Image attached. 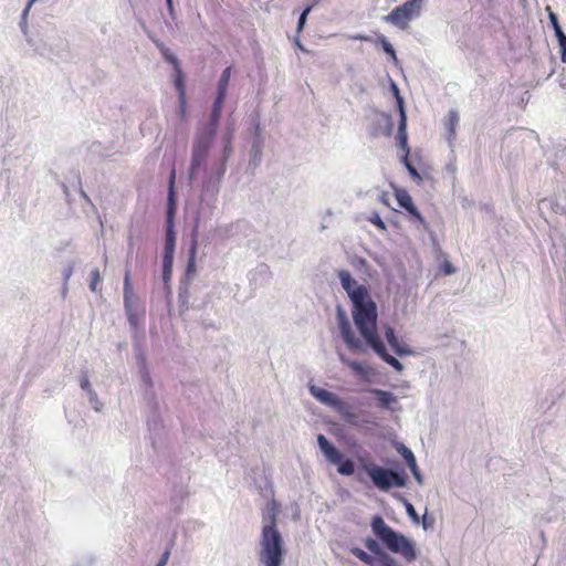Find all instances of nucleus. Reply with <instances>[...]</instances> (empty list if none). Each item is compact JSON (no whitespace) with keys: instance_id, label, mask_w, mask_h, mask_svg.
I'll list each match as a JSON object with an SVG mask.
<instances>
[{"instance_id":"8fccbe9b","label":"nucleus","mask_w":566,"mask_h":566,"mask_svg":"<svg viewBox=\"0 0 566 566\" xmlns=\"http://www.w3.org/2000/svg\"><path fill=\"white\" fill-rule=\"evenodd\" d=\"M421 522H422V527H423V530H426V531H427V530H430V528H432V527H433L434 518H433V517H429V516L427 515V513H426V514L422 516Z\"/></svg>"},{"instance_id":"e433bc0d","label":"nucleus","mask_w":566,"mask_h":566,"mask_svg":"<svg viewBox=\"0 0 566 566\" xmlns=\"http://www.w3.org/2000/svg\"><path fill=\"white\" fill-rule=\"evenodd\" d=\"M140 25H142V29L144 30V32L147 34V36L151 40V42L159 50L160 54H163L164 52H166L168 50V48L148 30V28L146 27V24L144 22H142Z\"/></svg>"},{"instance_id":"20e7f679","label":"nucleus","mask_w":566,"mask_h":566,"mask_svg":"<svg viewBox=\"0 0 566 566\" xmlns=\"http://www.w3.org/2000/svg\"><path fill=\"white\" fill-rule=\"evenodd\" d=\"M370 527L377 539L391 553L401 555L407 562L417 559L415 543L391 528L380 515L371 518Z\"/></svg>"},{"instance_id":"c756f323","label":"nucleus","mask_w":566,"mask_h":566,"mask_svg":"<svg viewBox=\"0 0 566 566\" xmlns=\"http://www.w3.org/2000/svg\"><path fill=\"white\" fill-rule=\"evenodd\" d=\"M230 76H231V67L228 66V67H226L222 71L221 76H220V78L218 81V93H217V95H221V96H226L227 95Z\"/></svg>"},{"instance_id":"c9c22d12","label":"nucleus","mask_w":566,"mask_h":566,"mask_svg":"<svg viewBox=\"0 0 566 566\" xmlns=\"http://www.w3.org/2000/svg\"><path fill=\"white\" fill-rule=\"evenodd\" d=\"M347 364V366L358 376L366 377L367 376V369L364 367V365L358 360H345L342 359Z\"/></svg>"},{"instance_id":"bb28decb","label":"nucleus","mask_w":566,"mask_h":566,"mask_svg":"<svg viewBox=\"0 0 566 566\" xmlns=\"http://www.w3.org/2000/svg\"><path fill=\"white\" fill-rule=\"evenodd\" d=\"M371 392L376 396L378 405L382 409L389 410L391 409V405L397 402L396 396L390 391L374 388Z\"/></svg>"},{"instance_id":"7c9ffc66","label":"nucleus","mask_w":566,"mask_h":566,"mask_svg":"<svg viewBox=\"0 0 566 566\" xmlns=\"http://www.w3.org/2000/svg\"><path fill=\"white\" fill-rule=\"evenodd\" d=\"M376 41L378 44H380L384 52L386 54H388L394 60V62L397 64L398 59H397L396 50L394 49L392 44L388 41V39L385 35L380 34L377 36Z\"/></svg>"},{"instance_id":"4d7b16f0","label":"nucleus","mask_w":566,"mask_h":566,"mask_svg":"<svg viewBox=\"0 0 566 566\" xmlns=\"http://www.w3.org/2000/svg\"><path fill=\"white\" fill-rule=\"evenodd\" d=\"M61 187H62V190H63V192H64V195H65V197H66V200H67V201H70V200H69V197H70V190H69V187H67L64 182H62V184H61Z\"/></svg>"},{"instance_id":"4be33fe9","label":"nucleus","mask_w":566,"mask_h":566,"mask_svg":"<svg viewBox=\"0 0 566 566\" xmlns=\"http://www.w3.org/2000/svg\"><path fill=\"white\" fill-rule=\"evenodd\" d=\"M176 214L175 170L170 174L166 222H174Z\"/></svg>"},{"instance_id":"4c0bfd02","label":"nucleus","mask_w":566,"mask_h":566,"mask_svg":"<svg viewBox=\"0 0 566 566\" xmlns=\"http://www.w3.org/2000/svg\"><path fill=\"white\" fill-rule=\"evenodd\" d=\"M140 25H142V29L144 30V32L147 34V36L151 40V42L159 50L160 54H163L164 52H166L168 50V48L148 30V28L146 27V24L144 22H142Z\"/></svg>"},{"instance_id":"b1692460","label":"nucleus","mask_w":566,"mask_h":566,"mask_svg":"<svg viewBox=\"0 0 566 566\" xmlns=\"http://www.w3.org/2000/svg\"><path fill=\"white\" fill-rule=\"evenodd\" d=\"M397 145L405 151V154L409 155L410 148L408 146V135H407V114L399 115L398 120V130H397Z\"/></svg>"},{"instance_id":"a19ab883","label":"nucleus","mask_w":566,"mask_h":566,"mask_svg":"<svg viewBox=\"0 0 566 566\" xmlns=\"http://www.w3.org/2000/svg\"><path fill=\"white\" fill-rule=\"evenodd\" d=\"M313 9V6H307L300 14L298 17V21H297V25H296V31L297 33L302 32L303 29L305 28L306 25V22H307V17L308 14L311 13Z\"/></svg>"},{"instance_id":"cd10ccee","label":"nucleus","mask_w":566,"mask_h":566,"mask_svg":"<svg viewBox=\"0 0 566 566\" xmlns=\"http://www.w3.org/2000/svg\"><path fill=\"white\" fill-rule=\"evenodd\" d=\"M389 88H390V92L392 93V95L395 97L396 108H397L398 114L399 115L407 114L406 105H405V99H403V97L400 94L399 86L391 78H390V83H389Z\"/></svg>"},{"instance_id":"7ed1b4c3","label":"nucleus","mask_w":566,"mask_h":566,"mask_svg":"<svg viewBox=\"0 0 566 566\" xmlns=\"http://www.w3.org/2000/svg\"><path fill=\"white\" fill-rule=\"evenodd\" d=\"M233 128L228 127L222 135V154L218 160L212 163L209 169L205 170L201 186L200 200L208 207H212L216 202L221 180L227 170V161L233 154L232 147Z\"/></svg>"},{"instance_id":"0e129e2a","label":"nucleus","mask_w":566,"mask_h":566,"mask_svg":"<svg viewBox=\"0 0 566 566\" xmlns=\"http://www.w3.org/2000/svg\"><path fill=\"white\" fill-rule=\"evenodd\" d=\"M380 200H381L385 205H387V203H388V202H387V199H386V193H385V192H382V193H381V196H380Z\"/></svg>"},{"instance_id":"412c9836","label":"nucleus","mask_w":566,"mask_h":566,"mask_svg":"<svg viewBox=\"0 0 566 566\" xmlns=\"http://www.w3.org/2000/svg\"><path fill=\"white\" fill-rule=\"evenodd\" d=\"M197 229H195L192 233L191 245L189 248V256L187 266L185 270V274L181 280H188L190 282L196 274V254H197V238H196Z\"/></svg>"},{"instance_id":"49530a36","label":"nucleus","mask_w":566,"mask_h":566,"mask_svg":"<svg viewBox=\"0 0 566 566\" xmlns=\"http://www.w3.org/2000/svg\"><path fill=\"white\" fill-rule=\"evenodd\" d=\"M140 376H142V380L143 382L147 386V387H153V381H151V377H150V374L147 369L146 366H140Z\"/></svg>"},{"instance_id":"e2e57ef3","label":"nucleus","mask_w":566,"mask_h":566,"mask_svg":"<svg viewBox=\"0 0 566 566\" xmlns=\"http://www.w3.org/2000/svg\"><path fill=\"white\" fill-rule=\"evenodd\" d=\"M34 2H36V0H28L25 7L31 9Z\"/></svg>"},{"instance_id":"a878e982","label":"nucleus","mask_w":566,"mask_h":566,"mask_svg":"<svg viewBox=\"0 0 566 566\" xmlns=\"http://www.w3.org/2000/svg\"><path fill=\"white\" fill-rule=\"evenodd\" d=\"M80 386L81 388L87 394L88 396V401L92 405V407L96 410V411H99L101 408H102V403L99 402L98 400V397H97V394L96 391L92 388V385L88 380V377L86 374H84L81 379H80Z\"/></svg>"},{"instance_id":"f03ea898","label":"nucleus","mask_w":566,"mask_h":566,"mask_svg":"<svg viewBox=\"0 0 566 566\" xmlns=\"http://www.w3.org/2000/svg\"><path fill=\"white\" fill-rule=\"evenodd\" d=\"M277 503L273 501L262 513L258 560L261 566H282L286 555L284 538L277 528Z\"/></svg>"},{"instance_id":"473e14b6","label":"nucleus","mask_w":566,"mask_h":566,"mask_svg":"<svg viewBox=\"0 0 566 566\" xmlns=\"http://www.w3.org/2000/svg\"><path fill=\"white\" fill-rule=\"evenodd\" d=\"M174 258L163 256V283H170L172 274Z\"/></svg>"},{"instance_id":"f8f14e48","label":"nucleus","mask_w":566,"mask_h":566,"mask_svg":"<svg viewBox=\"0 0 566 566\" xmlns=\"http://www.w3.org/2000/svg\"><path fill=\"white\" fill-rule=\"evenodd\" d=\"M419 14L420 11L412 6V2L406 1L401 6L396 7L384 19L399 29L405 30L408 27V22Z\"/></svg>"},{"instance_id":"5fc2aeb1","label":"nucleus","mask_w":566,"mask_h":566,"mask_svg":"<svg viewBox=\"0 0 566 566\" xmlns=\"http://www.w3.org/2000/svg\"><path fill=\"white\" fill-rule=\"evenodd\" d=\"M442 271L444 274H451L455 271L454 266L448 261L443 263Z\"/></svg>"},{"instance_id":"a18cd8bd","label":"nucleus","mask_w":566,"mask_h":566,"mask_svg":"<svg viewBox=\"0 0 566 566\" xmlns=\"http://www.w3.org/2000/svg\"><path fill=\"white\" fill-rule=\"evenodd\" d=\"M127 321L129 323L132 331H137L139 322H140V315L138 312H133L130 314H126Z\"/></svg>"},{"instance_id":"4468645a","label":"nucleus","mask_w":566,"mask_h":566,"mask_svg":"<svg viewBox=\"0 0 566 566\" xmlns=\"http://www.w3.org/2000/svg\"><path fill=\"white\" fill-rule=\"evenodd\" d=\"M394 129V120L390 114L376 112L369 127V134L373 137L390 136Z\"/></svg>"},{"instance_id":"052dcab7","label":"nucleus","mask_w":566,"mask_h":566,"mask_svg":"<svg viewBox=\"0 0 566 566\" xmlns=\"http://www.w3.org/2000/svg\"><path fill=\"white\" fill-rule=\"evenodd\" d=\"M295 44H296V46H297L300 50H302V51H306V50H305V48L302 45V43L300 42V40H298V39H296V40H295Z\"/></svg>"},{"instance_id":"ea45409f","label":"nucleus","mask_w":566,"mask_h":566,"mask_svg":"<svg viewBox=\"0 0 566 566\" xmlns=\"http://www.w3.org/2000/svg\"><path fill=\"white\" fill-rule=\"evenodd\" d=\"M102 283V276L98 269H94L91 272L90 290L92 292L99 291L98 285Z\"/></svg>"},{"instance_id":"c85d7f7f","label":"nucleus","mask_w":566,"mask_h":566,"mask_svg":"<svg viewBox=\"0 0 566 566\" xmlns=\"http://www.w3.org/2000/svg\"><path fill=\"white\" fill-rule=\"evenodd\" d=\"M189 285L188 280H180L179 282L178 301L181 310H188Z\"/></svg>"},{"instance_id":"09e8293b","label":"nucleus","mask_w":566,"mask_h":566,"mask_svg":"<svg viewBox=\"0 0 566 566\" xmlns=\"http://www.w3.org/2000/svg\"><path fill=\"white\" fill-rule=\"evenodd\" d=\"M253 275H261L268 277L270 275V268L265 263H261L256 266Z\"/></svg>"},{"instance_id":"dca6fc26","label":"nucleus","mask_w":566,"mask_h":566,"mask_svg":"<svg viewBox=\"0 0 566 566\" xmlns=\"http://www.w3.org/2000/svg\"><path fill=\"white\" fill-rule=\"evenodd\" d=\"M226 96L217 95L212 105L210 119L198 130L216 136Z\"/></svg>"},{"instance_id":"6ab92c4d","label":"nucleus","mask_w":566,"mask_h":566,"mask_svg":"<svg viewBox=\"0 0 566 566\" xmlns=\"http://www.w3.org/2000/svg\"><path fill=\"white\" fill-rule=\"evenodd\" d=\"M385 337L396 355L403 357L412 354V350L407 345L400 344L396 332L391 326H387L385 328Z\"/></svg>"},{"instance_id":"1a4fd4ad","label":"nucleus","mask_w":566,"mask_h":566,"mask_svg":"<svg viewBox=\"0 0 566 566\" xmlns=\"http://www.w3.org/2000/svg\"><path fill=\"white\" fill-rule=\"evenodd\" d=\"M317 443L326 460L337 467V472L350 476L355 472V462L346 458L324 434L317 436Z\"/></svg>"},{"instance_id":"f3484780","label":"nucleus","mask_w":566,"mask_h":566,"mask_svg":"<svg viewBox=\"0 0 566 566\" xmlns=\"http://www.w3.org/2000/svg\"><path fill=\"white\" fill-rule=\"evenodd\" d=\"M386 364L391 366L396 371L401 373L403 370V365L394 356H391L381 338H377L374 342L367 344Z\"/></svg>"},{"instance_id":"ddd939ff","label":"nucleus","mask_w":566,"mask_h":566,"mask_svg":"<svg viewBox=\"0 0 566 566\" xmlns=\"http://www.w3.org/2000/svg\"><path fill=\"white\" fill-rule=\"evenodd\" d=\"M164 60L172 65L174 69V84L178 92V97L180 102V112L184 115L186 111V93H185V81L184 73L179 63L178 57L168 49L166 52L161 54Z\"/></svg>"},{"instance_id":"6e6552de","label":"nucleus","mask_w":566,"mask_h":566,"mask_svg":"<svg viewBox=\"0 0 566 566\" xmlns=\"http://www.w3.org/2000/svg\"><path fill=\"white\" fill-rule=\"evenodd\" d=\"M216 136L210 133L197 130L191 148V159L188 169L189 181L192 182L201 168L206 167L207 158Z\"/></svg>"},{"instance_id":"37998d69","label":"nucleus","mask_w":566,"mask_h":566,"mask_svg":"<svg viewBox=\"0 0 566 566\" xmlns=\"http://www.w3.org/2000/svg\"><path fill=\"white\" fill-rule=\"evenodd\" d=\"M75 178L77 180V189H78L80 196L83 198V200L85 202H87L95 210L96 208L93 205L91 198L88 197V195L82 188V180H81V176H80L78 172H76Z\"/></svg>"},{"instance_id":"bf43d9fd","label":"nucleus","mask_w":566,"mask_h":566,"mask_svg":"<svg viewBox=\"0 0 566 566\" xmlns=\"http://www.w3.org/2000/svg\"><path fill=\"white\" fill-rule=\"evenodd\" d=\"M30 11H31L30 8L24 7L20 18L28 19Z\"/></svg>"},{"instance_id":"58836bf2","label":"nucleus","mask_w":566,"mask_h":566,"mask_svg":"<svg viewBox=\"0 0 566 566\" xmlns=\"http://www.w3.org/2000/svg\"><path fill=\"white\" fill-rule=\"evenodd\" d=\"M401 500L403 502L407 515L410 517V520L413 523L419 524L420 523V517H419L415 506L407 499L401 497Z\"/></svg>"},{"instance_id":"3c124183","label":"nucleus","mask_w":566,"mask_h":566,"mask_svg":"<svg viewBox=\"0 0 566 566\" xmlns=\"http://www.w3.org/2000/svg\"><path fill=\"white\" fill-rule=\"evenodd\" d=\"M135 349L137 352L136 357H137L139 367L140 366H146V358H145V355H144V353L142 352V349L139 347V344H135Z\"/></svg>"},{"instance_id":"864d4df0","label":"nucleus","mask_w":566,"mask_h":566,"mask_svg":"<svg viewBox=\"0 0 566 566\" xmlns=\"http://www.w3.org/2000/svg\"><path fill=\"white\" fill-rule=\"evenodd\" d=\"M169 556H170V552L169 551H165L159 560L157 562L156 566H166L167 563H168V559H169Z\"/></svg>"},{"instance_id":"393cba45","label":"nucleus","mask_w":566,"mask_h":566,"mask_svg":"<svg viewBox=\"0 0 566 566\" xmlns=\"http://www.w3.org/2000/svg\"><path fill=\"white\" fill-rule=\"evenodd\" d=\"M260 128L259 126L255 127V136L251 145V159L249 161L250 167H258L262 160V148H263V142L260 137Z\"/></svg>"},{"instance_id":"69168bd1","label":"nucleus","mask_w":566,"mask_h":566,"mask_svg":"<svg viewBox=\"0 0 566 566\" xmlns=\"http://www.w3.org/2000/svg\"><path fill=\"white\" fill-rule=\"evenodd\" d=\"M165 24H166V27H167L168 29H170V30L172 29V24H171V22H169V21H165Z\"/></svg>"},{"instance_id":"0eeeda50","label":"nucleus","mask_w":566,"mask_h":566,"mask_svg":"<svg viewBox=\"0 0 566 566\" xmlns=\"http://www.w3.org/2000/svg\"><path fill=\"white\" fill-rule=\"evenodd\" d=\"M308 390L310 394L321 403L334 409L347 424L353 427L359 426L358 413L355 412L354 407L350 403L340 399L336 394L315 385H310Z\"/></svg>"},{"instance_id":"39448f33","label":"nucleus","mask_w":566,"mask_h":566,"mask_svg":"<svg viewBox=\"0 0 566 566\" xmlns=\"http://www.w3.org/2000/svg\"><path fill=\"white\" fill-rule=\"evenodd\" d=\"M359 467L365 471L373 484L382 492H388L391 489H401L407 486L408 475L406 471L400 468H387L368 460L360 458Z\"/></svg>"},{"instance_id":"a211bd4d","label":"nucleus","mask_w":566,"mask_h":566,"mask_svg":"<svg viewBox=\"0 0 566 566\" xmlns=\"http://www.w3.org/2000/svg\"><path fill=\"white\" fill-rule=\"evenodd\" d=\"M396 450L405 460L406 464L410 469L417 483L421 485L423 483V476H422L420 469L417 464L416 457H415L413 452L408 447H406L403 443H399L396 447Z\"/></svg>"},{"instance_id":"c03bdc74","label":"nucleus","mask_w":566,"mask_h":566,"mask_svg":"<svg viewBox=\"0 0 566 566\" xmlns=\"http://www.w3.org/2000/svg\"><path fill=\"white\" fill-rule=\"evenodd\" d=\"M406 211L424 228L427 227L424 218L422 217L418 208L415 206V203Z\"/></svg>"},{"instance_id":"2f4dec72","label":"nucleus","mask_w":566,"mask_h":566,"mask_svg":"<svg viewBox=\"0 0 566 566\" xmlns=\"http://www.w3.org/2000/svg\"><path fill=\"white\" fill-rule=\"evenodd\" d=\"M396 200L399 207L405 210H408L413 205L411 196L406 190L402 189L396 190Z\"/></svg>"},{"instance_id":"9d476101","label":"nucleus","mask_w":566,"mask_h":566,"mask_svg":"<svg viewBox=\"0 0 566 566\" xmlns=\"http://www.w3.org/2000/svg\"><path fill=\"white\" fill-rule=\"evenodd\" d=\"M20 30L27 41V43L41 56H48L51 53V45L49 44V36L40 25H36L34 30H30L28 25V19L20 18L19 21Z\"/></svg>"},{"instance_id":"6e6d98bb","label":"nucleus","mask_w":566,"mask_h":566,"mask_svg":"<svg viewBox=\"0 0 566 566\" xmlns=\"http://www.w3.org/2000/svg\"><path fill=\"white\" fill-rule=\"evenodd\" d=\"M164 292L166 298L169 301L172 294L170 283H164Z\"/></svg>"},{"instance_id":"de8ad7c7","label":"nucleus","mask_w":566,"mask_h":566,"mask_svg":"<svg viewBox=\"0 0 566 566\" xmlns=\"http://www.w3.org/2000/svg\"><path fill=\"white\" fill-rule=\"evenodd\" d=\"M166 6H167L168 14H169L171 21L178 28L177 13H176V10H175L174 1L172 0H166Z\"/></svg>"},{"instance_id":"680f3d73","label":"nucleus","mask_w":566,"mask_h":566,"mask_svg":"<svg viewBox=\"0 0 566 566\" xmlns=\"http://www.w3.org/2000/svg\"><path fill=\"white\" fill-rule=\"evenodd\" d=\"M133 245H134V243H133V239H132V238H129V241H128V247H129V249H128V255H130V253H132Z\"/></svg>"},{"instance_id":"72a5a7b5","label":"nucleus","mask_w":566,"mask_h":566,"mask_svg":"<svg viewBox=\"0 0 566 566\" xmlns=\"http://www.w3.org/2000/svg\"><path fill=\"white\" fill-rule=\"evenodd\" d=\"M401 163L403 164V166L406 167V169L408 170L409 175L411 176V178L415 181H421L422 180L419 171L417 170V168L409 160V155L405 154L402 156V158H401Z\"/></svg>"},{"instance_id":"f704fd0d","label":"nucleus","mask_w":566,"mask_h":566,"mask_svg":"<svg viewBox=\"0 0 566 566\" xmlns=\"http://www.w3.org/2000/svg\"><path fill=\"white\" fill-rule=\"evenodd\" d=\"M147 424L150 431H157L161 427V421L157 413V402L154 401L153 413L147 420Z\"/></svg>"},{"instance_id":"9b49d317","label":"nucleus","mask_w":566,"mask_h":566,"mask_svg":"<svg viewBox=\"0 0 566 566\" xmlns=\"http://www.w3.org/2000/svg\"><path fill=\"white\" fill-rule=\"evenodd\" d=\"M336 321L340 337L348 349L359 352L363 349L361 342L355 336L347 313L340 304L336 305Z\"/></svg>"},{"instance_id":"5701e85b","label":"nucleus","mask_w":566,"mask_h":566,"mask_svg":"<svg viewBox=\"0 0 566 566\" xmlns=\"http://www.w3.org/2000/svg\"><path fill=\"white\" fill-rule=\"evenodd\" d=\"M175 248H176L175 222H166V233H165L163 256H172L174 258Z\"/></svg>"},{"instance_id":"f257e3e1","label":"nucleus","mask_w":566,"mask_h":566,"mask_svg":"<svg viewBox=\"0 0 566 566\" xmlns=\"http://www.w3.org/2000/svg\"><path fill=\"white\" fill-rule=\"evenodd\" d=\"M338 279L352 302L353 321L366 345L379 338L377 304L367 286L359 284L347 270L339 271Z\"/></svg>"},{"instance_id":"338daca9","label":"nucleus","mask_w":566,"mask_h":566,"mask_svg":"<svg viewBox=\"0 0 566 566\" xmlns=\"http://www.w3.org/2000/svg\"><path fill=\"white\" fill-rule=\"evenodd\" d=\"M321 0H313V3L311 6H313V8Z\"/></svg>"},{"instance_id":"aec40b11","label":"nucleus","mask_w":566,"mask_h":566,"mask_svg":"<svg viewBox=\"0 0 566 566\" xmlns=\"http://www.w3.org/2000/svg\"><path fill=\"white\" fill-rule=\"evenodd\" d=\"M548 19L551 24L553 25L556 38L559 42L560 46V60L565 63L566 61V34L563 32L560 23L558 21V17L554 11L548 12Z\"/></svg>"},{"instance_id":"774afa93","label":"nucleus","mask_w":566,"mask_h":566,"mask_svg":"<svg viewBox=\"0 0 566 566\" xmlns=\"http://www.w3.org/2000/svg\"><path fill=\"white\" fill-rule=\"evenodd\" d=\"M67 292V286L65 287V283L63 284V294Z\"/></svg>"},{"instance_id":"603ef678","label":"nucleus","mask_w":566,"mask_h":566,"mask_svg":"<svg viewBox=\"0 0 566 566\" xmlns=\"http://www.w3.org/2000/svg\"><path fill=\"white\" fill-rule=\"evenodd\" d=\"M74 271V263H70L63 271V279L65 281V284L69 282L70 277L72 276Z\"/></svg>"},{"instance_id":"79ce46f5","label":"nucleus","mask_w":566,"mask_h":566,"mask_svg":"<svg viewBox=\"0 0 566 566\" xmlns=\"http://www.w3.org/2000/svg\"><path fill=\"white\" fill-rule=\"evenodd\" d=\"M367 220L373 223L376 228H378L381 231H386L387 227L378 212L374 211L370 213V216L367 218Z\"/></svg>"},{"instance_id":"423d86ee","label":"nucleus","mask_w":566,"mask_h":566,"mask_svg":"<svg viewBox=\"0 0 566 566\" xmlns=\"http://www.w3.org/2000/svg\"><path fill=\"white\" fill-rule=\"evenodd\" d=\"M459 116L457 109H450L448 117L443 122L444 138L448 144V154L444 157L442 167V179L451 184L455 188L457 172H458V156H457V133L455 126L458 125Z\"/></svg>"},{"instance_id":"13d9d810","label":"nucleus","mask_w":566,"mask_h":566,"mask_svg":"<svg viewBox=\"0 0 566 566\" xmlns=\"http://www.w3.org/2000/svg\"><path fill=\"white\" fill-rule=\"evenodd\" d=\"M409 2H412V6L416 7L419 11H421V3L423 0H408Z\"/></svg>"},{"instance_id":"2eb2a0df","label":"nucleus","mask_w":566,"mask_h":566,"mask_svg":"<svg viewBox=\"0 0 566 566\" xmlns=\"http://www.w3.org/2000/svg\"><path fill=\"white\" fill-rule=\"evenodd\" d=\"M123 302L124 310L126 314H130L133 312H138V297L134 293L132 280H130V271L128 269L125 270L124 275V286H123Z\"/></svg>"}]
</instances>
